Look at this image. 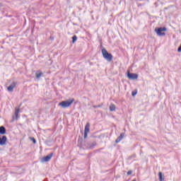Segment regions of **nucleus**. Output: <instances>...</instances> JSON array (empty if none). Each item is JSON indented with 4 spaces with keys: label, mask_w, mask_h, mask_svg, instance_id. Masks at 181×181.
<instances>
[{
    "label": "nucleus",
    "mask_w": 181,
    "mask_h": 181,
    "mask_svg": "<svg viewBox=\"0 0 181 181\" xmlns=\"http://www.w3.org/2000/svg\"><path fill=\"white\" fill-rule=\"evenodd\" d=\"M72 103H74V99H69L59 103V106L62 108H68V107L71 105Z\"/></svg>",
    "instance_id": "f257e3e1"
},
{
    "label": "nucleus",
    "mask_w": 181,
    "mask_h": 181,
    "mask_svg": "<svg viewBox=\"0 0 181 181\" xmlns=\"http://www.w3.org/2000/svg\"><path fill=\"white\" fill-rule=\"evenodd\" d=\"M102 54H103V57H104V59L105 60H107V62L112 61V54H111L110 53H108L107 49H105L104 48L102 49Z\"/></svg>",
    "instance_id": "f03ea898"
},
{
    "label": "nucleus",
    "mask_w": 181,
    "mask_h": 181,
    "mask_svg": "<svg viewBox=\"0 0 181 181\" xmlns=\"http://www.w3.org/2000/svg\"><path fill=\"white\" fill-rule=\"evenodd\" d=\"M155 32L157 33L158 36H165V32H166V28H155Z\"/></svg>",
    "instance_id": "7ed1b4c3"
},
{
    "label": "nucleus",
    "mask_w": 181,
    "mask_h": 181,
    "mask_svg": "<svg viewBox=\"0 0 181 181\" xmlns=\"http://www.w3.org/2000/svg\"><path fill=\"white\" fill-rule=\"evenodd\" d=\"M127 77L129 80H136V78H138V74H131L129 71H127Z\"/></svg>",
    "instance_id": "20e7f679"
},
{
    "label": "nucleus",
    "mask_w": 181,
    "mask_h": 181,
    "mask_svg": "<svg viewBox=\"0 0 181 181\" xmlns=\"http://www.w3.org/2000/svg\"><path fill=\"white\" fill-rule=\"evenodd\" d=\"M53 156V153H49V155H47V156L45 157H43L42 159H41V162H49V160H50L52 159Z\"/></svg>",
    "instance_id": "39448f33"
},
{
    "label": "nucleus",
    "mask_w": 181,
    "mask_h": 181,
    "mask_svg": "<svg viewBox=\"0 0 181 181\" xmlns=\"http://www.w3.org/2000/svg\"><path fill=\"white\" fill-rule=\"evenodd\" d=\"M6 141H8L6 136H2V137L0 136V145L1 146H4V145H6Z\"/></svg>",
    "instance_id": "423d86ee"
},
{
    "label": "nucleus",
    "mask_w": 181,
    "mask_h": 181,
    "mask_svg": "<svg viewBox=\"0 0 181 181\" xmlns=\"http://www.w3.org/2000/svg\"><path fill=\"white\" fill-rule=\"evenodd\" d=\"M16 86V83H15V82L12 83L7 88L8 91H9L10 93H12V91H13V89L15 88Z\"/></svg>",
    "instance_id": "0eeeda50"
},
{
    "label": "nucleus",
    "mask_w": 181,
    "mask_h": 181,
    "mask_svg": "<svg viewBox=\"0 0 181 181\" xmlns=\"http://www.w3.org/2000/svg\"><path fill=\"white\" fill-rule=\"evenodd\" d=\"M19 117V108L16 109L14 115H13V121H15V119H18Z\"/></svg>",
    "instance_id": "6e6552de"
},
{
    "label": "nucleus",
    "mask_w": 181,
    "mask_h": 181,
    "mask_svg": "<svg viewBox=\"0 0 181 181\" xmlns=\"http://www.w3.org/2000/svg\"><path fill=\"white\" fill-rule=\"evenodd\" d=\"M84 132L88 134L90 132V123H87L85 127Z\"/></svg>",
    "instance_id": "1a4fd4ad"
},
{
    "label": "nucleus",
    "mask_w": 181,
    "mask_h": 181,
    "mask_svg": "<svg viewBox=\"0 0 181 181\" xmlns=\"http://www.w3.org/2000/svg\"><path fill=\"white\" fill-rule=\"evenodd\" d=\"M123 138H124V133H122L120 136L116 139L115 141L116 144H118V142H121Z\"/></svg>",
    "instance_id": "9d476101"
},
{
    "label": "nucleus",
    "mask_w": 181,
    "mask_h": 181,
    "mask_svg": "<svg viewBox=\"0 0 181 181\" xmlns=\"http://www.w3.org/2000/svg\"><path fill=\"white\" fill-rule=\"evenodd\" d=\"M0 134L1 135H5V134H6V129L3 126L0 127Z\"/></svg>",
    "instance_id": "9b49d317"
},
{
    "label": "nucleus",
    "mask_w": 181,
    "mask_h": 181,
    "mask_svg": "<svg viewBox=\"0 0 181 181\" xmlns=\"http://www.w3.org/2000/svg\"><path fill=\"white\" fill-rule=\"evenodd\" d=\"M158 177L160 181L165 180V177H163V175L162 174V172L158 173Z\"/></svg>",
    "instance_id": "f8f14e48"
},
{
    "label": "nucleus",
    "mask_w": 181,
    "mask_h": 181,
    "mask_svg": "<svg viewBox=\"0 0 181 181\" xmlns=\"http://www.w3.org/2000/svg\"><path fill=\"white\" fill-rule=\"evenodd\" d=\"M43 75V73H42L40 71H38L36 72L35 76L37 78H40V77Z\"/></svg>",
    "instance_id": "ddd939ff"
},
{
    "label": "nucleus",
    "mask_w": 181,
    "mask_h": 181,
    "mask_svg": "<svg viewBox=\"0 0 181 181\" xmlns=\"http://www.w3.org/2000/svg\"><path fill=\"white\" fill-rule=\"evenodd\" d=\"M115 110V105L111 104L110 105V111H114Z\"/></svg>",
    "instance_id": "4468645a"
},
{
    "label": "nucleus",
    "mask_w": 181,
    "mask_h": 181,
    "mask_svg": "<svg viewBox=\"0 0 181 181\" xmlns=\"http://www.w3.org/2000/svg\"><path fill=\"white\" fill-rule=\"evenodd\" d=\"M76 41H77V36L76 35H74L72 37V42L74 43Z\"/></svg>",
    "instance_id": "2eb2a0df"
},
{
    "label": "nucleus",
    "mask_w": 181,
    "mask_h": 181,
    "mask_svg": "<svg viewBox=\"0 0 181 181\" xmlns=\"http://www.w3.org/2000/svg\"><path fill=\"white\" fill-rule=\"evenodd\" d=\"M136 91H133L132 93V95L133 96V97H135V95H136Z\"/></svg>",
    "instance_id": "dca6fc26"
},
{
    "label": "nucleus",
    "mask_w": 181,
    "mask_h": 181,
    "mask_svg": "<svg viewBox=\"0 0 181 181\" xmlns=\"http://www.w3.org/2000/svg\"><path fill=\"white\" fill-rule=\"evenodd\" d=\"M31 141H33V144H36V139L35 138H31Z\"/></svg>",
    "instance_id": "f3484780"
},
{
    "label": "nucleus",
    "mask_w": 181,
    "mask_h": 181,
    "mask_svg": "<svg viewBox=\"0 0 181 181\" xmlns=\"http://www.w3.org/2000/svg\"><path fill=\"white\" fill-rule=\"evenodd\" d=\"M87 134H88V133L84 132V136H83L84 139H86V138H87Z\"/></svg>",
    "instance_id": "a211bd4d"
},
{
    "label": "nucleus",
    "mask_w": 181,
    "mask_h": 181,
    "mask_svg": "<svg viewBox=\"0 0 181 181\" xmlns=\"http://www.w3.org/2000/svg\"><path fill=\"white\" fill-rule=\"evenodd\" d=\"M127 175H132V172L131 170L128 171L127 172Z\"/></svg>",
    "instance_id": "6ab92c4d"
},
{
    "label": "nucleus",
    "mask_w": 181,
    "mask_h": 181,
    "mask_svg": "<svg viewBox=\"0 0 181 181\" xmlns=\"http://www.w3.org/2000/svg\"><path fill=\"white\" fill-rule=\"evenodd\" d=\"M100 107H101V105H98V106L95 105V106H93L94 108H98Z\"/></svg>",
    "instance_id": "aec40b11"
},
{
    "label": "nucleus",
    "mask_w": 181,
    "mask_h": 181,
    "mask_svg": "<svg viewBox=\"0 0 181 181\" xmlns=\"http://www.w3.org/2000/svg\"><path fill=\"white\" fill-rule=\"evenodd\" d=\"M178 52H181V45H180V46L179 48H178Z\"/></svg>",
    "instance_id": "412c9836"
},
{
    "label": "nucleus",
    "mask_w": 181,
    "mask_h": 181,
    "mask_svg": "<svg viewBox=\"0 0 181 181\" xmlns=\"http://www.w3.org/2000/svg\"><path fill=\"white\" fill-rule=\"evenodd\" d=\"M95 144H93V146H94Z\"/></svg>",
    "instance_id": "4be33fe9"
}]
</instances>
